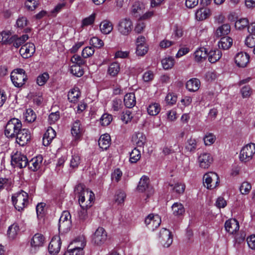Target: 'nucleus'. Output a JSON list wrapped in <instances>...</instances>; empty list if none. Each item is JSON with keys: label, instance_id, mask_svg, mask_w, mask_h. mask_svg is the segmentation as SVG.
<instances>
[{"label": "nucleus", "instance_id": "obj_56", "mask_svg": "<svg viewBox=\"0 0 255 255\" xmlns=\"http://www.w3.org/2000/svg\"><path fill=\"white\" fill-rule=\"evenodd\" d=\"M143 5L139 1H135L132 6L131 12L132 14H135L136 13H140L143 8Z\"/></svg>", "mask_w": 255, "mask_h": 255}, {"label": "nucleus", "instance_id": "obj_26", "mask_svg": "<svg viewBox=\"0 0 255 255\" xmlns=\"http://www.w3.org/2000/svg\"><path fill=\"white\" fill-rule=\"evenodd\" d=\"M124 102L126 107L131 108L136 104L135 95L132 93L127 94L124 97Z\"/></svg>", "mask_w": 255, "mask_h": 255}, {"label": "nucleus", "instance_id": "obj_52", "mask_svg": "<svg viewBox=\"0 0 255 255\" xmlns=\"http://www.w3.org/2000/svg\"><path fill=\"white\" fill-rule=\"evenodd\" d=\"M90 44L92 47L100 48L104 45V42L97 37H93L90 39Z\"/></svg>", "mask_w": 255, "mask_h": 255}, {"label": "nucleus", "instance_id": "obj_8", "mask_svg": "<svg viewBox=\"0 0 255 255\" xmlns=\"http://www.w3.org/2000/svg\"><path fill=\"white\" fill-rule=\"evenodd\" d=\"M11 163L14 167L22 168L27 166L28 159L25 155L16 151L11 155Z\"/></svg>", "mask_w": 255, "mask_h": 255}, {"label": "nucleus", "instance_id": "obj_37", "mask_svg": "<svg viewBox=\"0 0 255 255\" xmlns=\"http://www.w3.org/2000/svg\"><path fill=\"white\" fill-rule=\"evenodd\" d=\"M148 114L151 116L157 115L160 111V107L159 104L154 103L150 104L147 108Z\"/></svg>", "mask_w": 255, "mask_h": 255}, {"label": "nucleus", "instance_id": "obj_47", "mask_svg": "<svg viewBox=\"0 0 255 255\" xmlns=\"http://www.w3.org/2000/svg\"><path fill=\"white\" fill-rule=\"evenodd\" d=\"M71 226V221L59 222V231L61 233H66L70 230Z\"/></svg>", "mask_w": 255, "mask_h": 255}, {"label": "nucleus", "instance_id": "obj_30", "mask_svg": "<svg viewBox=\"0 0 255 255\" xmlns=\"http://www.w3.org/2000/svg\"><path fill=\"white\" fill-rule=\"evenodd\" d=\"M232 43L233 40L231 37L224 36L221 38L220 41L218 42V46L219 48L227 50L232 46Z\"/></svg>", "mask_w": 255, "mask_h": 255}, {"label": "nucleus", "instance_id": "obj_63", "mask_svg": "<svg viewBox=\"0 0 255 255\" xmlns=\"http://www.w3.org/2000/svg\"><path fill=\"white\" fill-rule=\"evenodd\" d=\"M215 136L212 133H209L204 137V141L206 145H211L215 141Z\"/></svg>", "mask_w": 255, "mask_h": 255}, {"label": "nucleus", "instance_id": "obj_11", "mask_svg": "<svg viewBox=\"0 0 255 255\" xmlns=\"http://www.w3.org/2000/svg\"><path fill=\"white\" fill-rule=\"evenodd\" d=\"M16 142L20 146H24L31 139V134L27 128H21L15 136Z\"/></svg>", "mask_w": 255, "mask_h": 255}, {"label": "nucleus", "instance_id": "obj_36", "mask_svg": "<svg viewBox=\"0 0 255 255\" xmlns=\"http://www.w3.org/2000/svg\"><path fill=\"white\" fill-rule=\"evenodd\" d=\"M133 140L139 147H142L146 141V137L142 132H137L133 137Z\"/></svg>", "mask_w": 255, "mask_h": 255}, {"label": "nucleus", "instance_id": "obj_61", "mask_svg": "<svg viewBox=\"0 0 255 255\" xmlns=\"http://www.w3.org/2000/svg\"><path fill=\"white\" fill-rule=\"evenodd\" d=\"M126 197V194L123 191H118L115 195V200L118 204H121L124 202Z\"/></svg>", "mask_w": 255, "mask_h": 255}, {"label": "nucleus", "instance_id": "obj_38", "mask_svg": "<svg viewBox=\"0 0 255 255\" xmlns=\"http://www.w3.org/2000/svg\"><path fill=\"white\" fill-rule=\"evenodd\" d=\"M230 32V26L228 24H224L218 28L216 34L218 37L227 35Z\"/></svg>", "mask_w": 255, "mask_h": 255}, {"label": "nucleus", "instance_id": "obj_60", "mask_svg": "<svg viewBox=\"0 0 255 255\" xmlns=\"http://www.w3.org/2000/svg\"><path fill=\"white\" fill-rule=\"evenodd\" d=\"M245 43L246 45L250 48L255 46V34H251L246 38Z\"/></svg>", "mask_w": 255, "mask_h": 255}, {"label": "nucleus", "instance_id": "obj_29", "mask_svg": "<svg viewBox=\"0 0 255 255\" xmlns=\"http://www.w3.org/2000/svg\"><path fill=\"white\" fill-rule=\"evenodd\" d=\"M222 55V54L221 51L217 49L212 50L208 54L207 53L208 60L212 63H214L218 61L221 58Z\"/></svg>", "mask_w": 255, "mask_h": 255}, {"label": "nucleus", "instance_id": "obj_40", "mask_svg": "<svg viewBox=\"0 0 255 255\" xmlns=\"http://www.w3.org/2000/svg\"><path fill=\"white\" fill-rule=\"evenodd\" d=\"M120 67L119 63L113 62L110 64L109 67L108 73L112 76H116L119 72Z\"/></svg>", "mask_w": 255, "mask_h": 255}, {"label": "nucleus", "instance_id": "obj_15", "mask_svg": "<svg viewBox=\"0 0 255 255\" xmlns=\"http://www.w3.org/2000/svg\"><path fill=\"white\" fill-rule=\"evenodd\" d=\"M249 60L250 56L246 52H239L235 57V63L239 67L244 68L246 67L249 63Z\"/></svg>", "mask_w": 255, "mask_h": 255}, {"label": "nucleus", "instance_id": "obj_43", "mask_svg": "<svg viewBox=\"0 0 255 255\" xmlns=\"http://www.w3.org/2000/svg\"><path fill=\"white\" fill-rule=\"evenodd\" d=\"M10 31H3L0 33V42H1L2 44H11V40Z\"/></svg>", "mask_w": 255, "mask_h": 255}, {"label": "nucleus", "instance_id": "obj_13", "mask_svg": "<svg viewBox=\"0 0 255 255\" xmlns=\"http://www.w3.org/2000/svg\"><path fill=\"white\" fill-rule=\"evenodd\" d=\"M200 167L203 169L208 168L213 161L212 155L209 153H201L198 158Z\"/></svg>", "mask_w": 255, "mask_h": 255}, {"label": "nucleus", "instance_id": "obj_21", "mask_svg": "<svg viewBox=\"0 0 255 255\" xmlns=\"http://www.w3.org/2000/svg\"><path fill=\"white\" fill-rule=\"evenodd\" d=\"M55 136L56 132L55 130L51 128H48L43 135V144L44 146H48Z\"/></svg>", "mask_w": 255, "mask_h": 255}, {"label": "nucleus", "instance_id": "obj_12", "mask_svg": "<svg viewBox=\"0 0 255 255\" xmlns=\"http://www.w3.org/2000/svg\"><path fill=\"white\" fill-rule=\"evenodd\" d=\"M107 235L105 230L99 227L95 231L92 238L93 243L98 246L103 244L107 240Z\"/></svg>", "mask_w": 255, "mask_h": 255}, {"label": "nucleus", "instance_id": "obj_51", "mask_svg": "<svg viewBox=\"0 0 255 255\" xmlns=\"http://www.w3.org/2000/svg\"><path fill=\"white\" fill-rule=\"evenodd\" d=\"M71 61L73 63V65H78L80 66H82L86 64V61L78 55H73L71 57Z\"/></svg>", "mask_w": 255, "mask_h": 255}, {"label": "nucleus", "instance_id": "obj_39", "mask_svg": "<svg viewBox=\"0 0 255 255\" xmlns=\"http://www.w3.org/2000/svg\"><path fill=\"white\" fill-rule=\"evenodd\" d=\"M249 21L247 18H241L237 20L235 24L236 29L239 30H243L247 27L248 28Z\"/></svg>", "mask_w": 255, "mask_h": 255}, {"label": "nucleus", "instance_id": "obj_23", "mask_svg": "<svg viewBox=\"0 0 255 255\" xmlns=\"http://www.w3.org/2000/svg\"><path fill=\"white\" fill-rule=\"evenodd\" d=\"M28 39V36L27 34H24L20 37H18L17 35H14L11 36V39H12L11 43H12L13 46L16 48L19 47Z\"/></svg>", "mask_w": 255, "mask_h": 255}, {"label": "nucleus", "instance_id": "obj_17", "mask_svg": "<svg viewBox=\"0 0 255 255\" xmlns=\"http://www.w3.org/2000/svg\"><path fill=\"white\" fill-rule=\"evenodd\" d=\"M161 219L158 215L149 214L145 219V223L152 230L157 228L161 223Z\"/></svg>", "mask_w": 255, "mask_h": 255}, {"label": "nucleus", "instance_id": "obj_2", "mask_svg": "<svg viewBox=\"0 0 255 255\" xmlns=\"http://www.w3.org/2000/svg\"><path fill=\"white\" fill-rule=\"evenodd\" d=\"M11 200L15 209L21 212L29 204L28 194L21 190L12 196Z\"/></svg>", "mask_w": 255, "mask_h": 255}, {"label": "nucleus", "instance_id": "obj_27", "mask_svg": "<svg viewBox=\"0 0 255 255\" xmlns=\"http://www.w3.org/2000/svg\"><path fill=\"white\" fill-rule=\"evenodd\" d=\"M111 137L109 134H104L101 136L99 139L98 143L100 148L107 149L110 145Z\"/></svg>", "mask_w": 255, "mask_h": 255}, {"label": "nucleus", "instance_id": "obj_49", "mask_svg": "<svg viewBox=\"0 0 255 255\" xmlns=\"http://www.w3.org/2000/svg\"><path fill=\"white\" fill-rule=\"evenodd\" d=\"M49 78V74L47 72L40 74L37 78V84L41 86L44 85L46 83Z\"/></svg>", "mask_w": 255, "mask_h": 255}, {"label": "nucleus", "instance_id": "obj_25", "mask_svg": "<svg viewBox=\"0 0 255 255\" xmlns=\"http://www.w3.org/2000/svg\"><path fill=\"white\" fill-rule=\"evenodd\" d=\"M210 15V10L208 8L204 7H202L198 9L195 13L196 18L198 20H204Z\"/></svg>", "mask_w": 255, "mask_h": 255}, {"label": "nucleus", "instance_id": "obj_34", "mask_svg": "<svg viewBox=\"0 0 255 255\" xmlns=\"http://www.w3.org/2000/svg\"><path fill=\"white\" fill-rule=\"evenodd\" d=\"M196 148V140L195 138H192V137L188 139L185 144V149L190 153H193L195 151Z\"/></svg>", "mask_w": 255, "mask_h": 255}, {"label": "nucleus", "instance_id": "obj_22", "mask_svg": "<svg viewBox=\"0 0 255 255\" xmlns=\"http://www.w3.org/2000/svg\"><path fill=\"white\" fill-rule=\"evenodd\" d=\"M200 81L197 78H192L188 80L186 85V88L190 92L197 91L200 87Z\"/></svg>", "mask_w": 255, "mask_h": 255}, {"label": "nucleus", "instance_id": "obj_19", "mask_svg": "<svg viewBox=\"0 0 255 255\" xmlns=\"http://www.w3.org/2000/svg\"><path fill=\"white\" fill-rule=\"evenodd\" d=\"M43 157L41 155H38L28 161V167L32 171H36L40 168L42 164Z\"/></svg>", "mask_w": 255, "mask_h": 255}, {"label": "nucleus", "instance_id": "obj_62", "mask_svg": "<svg viewBox=\"0 0 255 255\" xmlns=\"http://www.w3.org/2000/svg\"><path fill=\"white\" fill-rule=\"evenodd\" d=\"M165 101L168 105H173L177 101V96L173 93H168L166 96Z\"/></svg>", "mask_w": 255, "mask_h": 255}, {"label": "nucleus", "instance_id": "obj_20", "mask_svg": "<svg viewBox=\"0 0 255 255\" xmlns=\"http://www.w3.org/2000/svg\"><path fill=\"white\" fill-rule=\"evenodd\" d=\"M226 230L230 234H234L239 229V223L236 219H230L225 224Z\"/></svg>", "mask_w": 255, "mask_h": 255}, {"label": "nucleus", "instance_id": "obj_31", "mask_svg": "<svg viewBox=\"0 0 255 255\" xmlns=\"http://www.w3.org/2000/svg\"><path fill=\"white\" fill-rule=\"evenodd\" d=\"M80 96V92L78 88L71 89L68 94V99L71 103H75L78 100Z\"/></svg>", "mask_w": 255, "mask_h": 255}, {"label": "nucleus", "instance_id": "obj_54", "mask_svg": "<svg viewBox=\"0 0 255 255\" xmlns=\"http://www.w3.org/2000/svg\"><path fill=\"white\" fill-rule=\"evenodd\" d=\"M88 208H81L78 211V218L80 221H84L88 218L87 209Z\"/></svg>", "mask_w": 255, "mask_h": 255}, {"label": "nucleus", "instance_id": "obj_48", "mask_svg": "<svg viewBox=\"0 0 255 255\" xmlns=\"http://www.w3.org/2000/svg\"><path fill=\"white\" fill-rule=\"evenodd\" d=\"M24 115L25 121L29 123L34 122L36 118V114H35L34 111L31 109L26 110V111Z\"/></svg>", "mask_w": 255, "mask_h": 255}, {"label": "nucleus", "instance_id": "obj_14", "mask_svg": "<svg viewBox=\"0 0 255 255\" xmlns=\"http://www.w3.org/2000/svg\"><path fill=\"white\" fill-rule=\"evenodd\" d=\"M61 241L59 236H54L51 239L49 246L48 251L52 255H57L61 249Z\"/></svg>", "mask_w": 255, "mask_h": 255}, {"label": "nucleus", "instance_id": "obj_57", "mask_svg": "<svg viewBox=\"0 0 255 255\" xmlns=\"http://www.w3.org/2000/svg\"><path fill=\"white\" fill-rule=\"evenodd\" d=\"M252 186L248 182H243L240 186V190L242 194H248L251 190Z\"/></svg>", "mask_w": 255, "mask_h": 255}, {"label": "nucleus", "instance_id": "obj_64", "mask_svg": "<svg viewBox=\"0 0 255 255\" xmlns=\"http://www.w3.org/2000/svg\"><path fill=\"white\" fill-rule=\"evenodd\" d=\"M148 51V47L146 45H136V53L138 56H143Z\"/></svg>", "mask_w": 255, "mask_h": 255}, {"label": "nucleus", "instance_id": "obj_58", "mask_svg": "<svg viewBox=\"0 0 255 255\" xmlns=\"http://www.w3.org/2000/svg\"><path fill=\"white\" fill-rule=\"evenodd\" d=\"M96 14L93 13L89 16L85 18L82 20V26H85L92 24L95 19Z\"/></svg>", "mask_w": 255, "mask_h": 255}, {"label": "nucleus", "instance_id": "obj_33", "mask_svg": "<svg viewBox=\"0 0 255 255\" xmlns=\"http://www.w3.org/2000/svg\"><path fill=\"white\" fill-rule=\"evenodd\" d=\"M100 27V30L103 33L108 34L112 31L113 29V25L112 23L110 21L104 20L101 22Z\"/></svg>", "mask_w": 255, "mask_h": 255}, {"label": "nucleus", "instance_id": "obj_16", "mask_svg": "<svg viewBox=\"0 0 255 255\" xmlns=\"http://www.w3.org/2000/svg\"><path fill=\"white\" fill-rule=\"evenodd\" d=\"M35 51V47L32 43H27L21 46L19 53L24 58H28L32 56Z\"/></svg>", "mask_w": 255, "mask_h": 255}, {"label": "nucleus", "instance_id": "obj_50", "mask_svg": "<svg viewBox=\"0 0 255 255\" xmlns=\"http://www.w3.org/2000/svg\"><path fill=\"white\" fill-rule=\"evenodd\" d=\"M95 52V49L92 46H87L84 48L82 52V56L84 58L92 56Z\"/></svg>", "mask_w": 255, "mask_h": 255}, {"label": "nucleus", "instance_id": "obj_44", "mask_svg": "<svg viewBox=\"0 0 255 255\" xmlns=\"http://www.w3.org/2000/svg\"><path fill=\"white\" fill-rule=\"evenodd\" d=\"M140 151L136 148H134L130 153L129 161L135 163L140 158Z\"/></svg>", "mask_w": 255, "mask_h": 255}, {"label": "nucleus", "instance_id": "obj_7", "mask_svg": "<svg viewBox=\"0 0 255 255\" xmlns=\"http://www.w3.org/2000/svg\"><path fill=\"white\" fill-rule=\"evenodd\" d=\"M203 184L205 187L209 189L215 188L219 183V177L213 172L206 173L203 176Z\"/></svg>", "mask_w": 255, "mask_h": 255}, {"label": "nucleus", "instance_id": "obj_42", "mask_svg": "<svg viewBox=\"0 0 255 255\" xmlns=\"http://www.w3.org/2000/svg\"><path fill=\"white\" fill-rule=\"evenodd\" d=\"M163 68L165 70L171 69L174 64V59L172 57H165L161 61Z\"/></svg>", "mask_w": 255, "mask_h": 255}, {"label": "nucleus", "instance_id": "obj_1", "mask_svg": "<svg viewBox=\"0 0 255 255\" xmlns=\"http://www.w3.org/2000/svg\"><path fill=\"white\" fill-rule=\"evenodd\" d=\"M75 192L79 195V203L81 208H90L95 199V194L84 184H79L75 188Z\"/></svg>", "mask_w": 255, "mask_h": 255}, {"label": "nucleus", "instance_id": "obj_46", "mask_svg": "<svg viewBox=\"0 0 255 255\" xmlns=\"http://www.w3.org/2000/svg\"><path fill=\"white\" fill-rule=\"evenodd\" d=\"M24 4L28 10L33 11L38 7L39 2V0H26Z\"/></svg>", "mask_w": 255, "mask_h": 255}, {"label": "nucleus", "instance_id": "obj_45", "mask_svg": "<svg viewBox=\"0 0 255 255\" xmlns=\"http://www.w3.org/2000/svg\"><path fill=\"white\" fill-rule=\"evenodd\" d=\"M70 71L73 75L78 77H80L84 74L83 69L78 65H72L71 66Z\"/></svg>", "mask_w": 255, "mask_h": 255}, {"label": "nucleus", "instance_id": "obj_5", "mask_svg": "<svg viewBox=\"0 0 255 255\" xmlns=\"http://www.w3.org/2000/svg\"><path fill=\"white\" fill-rule=\"evenodd\" d=\"M255 153V144L251 143L244 146L241 149L240 154V159L244 162L250 161Z\"/></svg>", "mask_w": 255, "mask_h": 255}, {"label": "nucleus", "instance_id": "obj_9", "mask_svg": "<svg viewBox=\"0 0 255 255\" xmlns=\"http://www.w3.org/2000/svg\"><path fill=\"white\" fill-rule=\"evenodd\" d=\"M77 243V240L71 243L64 255H84L83 248L86 246V243L82 241L80 246L76 245Z\"/></svg>", "mask_w": 255, "mask_h": 255}, {"label": "nucleus", "instance_id": "obj_24", "mask_svg": "<svg viewBox=\"0 0 255 255\" xmlns=\"http://www.w3.org/2000/svg\"><path fill=\"white\" fill-rule=\"evenodd\" d=\"M81 125L80 121L76 120L72 127L71 133L76 138H79L82 135L83 129Z\"/></svg>", "mask_w": 255, "mask_h": 255}, {"label": "nucleus", "instance_id": "obj_6", "mask_svg": "<svg viewBox=\"0 0 255 255\" xmlns=\"http://www.w3.org/2000/svg\"><path fill=\"white\" fill-rule=\"evenodd\" d=\"M117 27L118 32L121 35L128 36L133 29V23L129 18H125L119 21Z\"/></svg>", "mask_w": 255, "mask_h": 255}, {"label": "nucleus", "instance_id": "obj_4", "mask_svg": "<svg viewBox=\"0 0 255 255\" xmlns=\"http://www.w3.org/2000/svg\"><path fill=\"white\" fill-rule=\"evenodd\" d=\"M11 80L13 85L18 88L22 87L27 80V76L22 69H17L11 73Z\"/></svg>", "mask_w": 255, "mask_h": 255}, {"label": "nucleus", "instance_id": "obj_28", "mask_svg": "<svg viewBox=\"0 0 255 255\" xmlns=\"http://www.w3.org/2000/svg\"><path fill=\"white\" fill-rule=\"evenodd\" d=\"M195 60L198 62L205 60L207 56V51L204 47H201L194 52Z\"/></svg>", "mask_w": 255, "mask_h": 255}, {"label": "nucleus", "instance_id": "obj_41", "mask_svg": "<svg viewBox=\"0 0 255 255\" xmlns=\"http://www.w3.org/2000/svg\"><path fill=\"white\" fill-rule=\"evenodd\" d=\"M19 231V227L17 224H13L11 225L8 229L7 235L10 239H14Z\"/></svg>", "mask_w": 255, "mask_h": 255}, {"label": "nucleus", "instance_id": "obj_55", "mask_svg": "<svg viewBox=\"0 0 255 255\" xmlns=\"http://www.w3.org/2000/svg\"><path fill=\"white\" fill-rule=\"evenodd\" d=\"M80 157L78 155H73L70 160V167L73 169L77 168L80 163Z\"/></svg>", "mask_w": 255, "mask_h": 255}, {"label": "nucleus", "instance_id": "obj_32", "mask_svg": "<svg viewBox=\"0 0 255 255\" xmlns=\"http://www.w3.org/2000/svg\"><path fill=\"white\" fill-rule=\"evenodd\" d=\"M172 211L174 216H180L185 213V208L181 203L176 202L172 206Z\"/></svg>", "mask_w": 255, "mask_h": 255}, {"label": "nucleus", "instance_id": "obj_10", "mask_svg": "<svg viewBox=\"0 0 255 255\" xmlns=\"http://www.w3.org/2000/svg\"><path fill=\"white\" fill-rule=\"evenodd\" d=\"M159 240L165 248H168L172 243L173 239L171 232L165 228L162 229L158 234Z\"/></svg>", "mask_w": 255, "mask_h": 255}, {"label": "nucleus", "instance_id": "obj_59", "mask_svg": "<svg viewBox=\"0 0 255 255\" xmlns=\"http://www.w3.org/2000/svg\"><path fill=\"white\" fill-rule=\"evenodd\" d=\"M122 175V171L119 168H117L112 173L111 178L113 181L118 182L120 180Z\"/></svg>", "mask_w": 255, "mask_h": 255}, {"label": "nucleus", "instance_id": "obj_18", "mask_svg": "<svg viewBox=\"0 0 255 255\" xmlns=\"http://www.w3.org/2000/svg\"><path fill=\"white\" fill-rule=\"evenodd\" d=\"M45 243V237L40 233L35 234L30 241L31 248L36 250L43 246Z\"/></svg>", "mask_w": 255, "mask_h": 255}, {"label": "nucleus", "instance_id": "obj_53", "mask_svg": "<svg viewBox=\"0 0 255 255\" xmlns=\"http://www.w3.org/2000/svg\"><path fill=\"white\" fill-rule=\"evenodd\" d=\"M112 121V116L108 114L103 115L100 119V123L103 126H108Z\"/></svg>", "mask_w": 255, "mask_h": 255}, {"label": "nucleus", "instance_id": "obj_3", "mask_svg": "<svg viewBox=\"0 0 255 255\" xmlns=\"http://www.w3.org/2000/svg\"><path fill=\"white\" fill-rule=\"evenodd\" d=\"M21 128V121L17 118H12L7 122L5 126L4 134L8 138H15Z\"/></svg>", "mask_w": 255, "mask_h": 255}, {"label": "nucleus", "instance_id": "obj_35", "mask_svg": "<svg viewBox=\"0 0 255 255\" xmlns=\"http://www.w3.org/2000/svg\"><path fill=\"white\" fill-rule=\"evenodd\" d=\"M148 183L149 178L145 176H142L138 183L137 189L141 192L145 191L148 188Z\"/></svg>", "mask_w": 255, "mask_h": 255}]
</instances>
